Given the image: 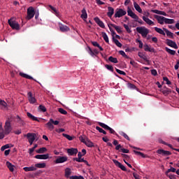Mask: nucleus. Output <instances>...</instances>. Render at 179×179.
<instances>
[{
    "instance_id": "nucleus-1",
    "label": "nucleus",
    "mask_w": 179,
    "mask_h": 179,
    "mask_svg": "<svg viewBox=\"0 0 179 179\" xmlns=\"http://www.w3.org/2000/svg\"><path fill=\"white\" fill-rule=\"evenodd\" d=\"M12 132V126L10 125V121L9 119L5 122L4 126V135H9Z\"/></svg>"
},
{
    "instance_id": "nucleus-2",
    "label": "nucleus",
    "mask_w": 179,
    "mask_h": 179,
    "mask_svg": "<svg viewBox=\"0 0 179 179\" xmlns=\"http://www.w3.org/2000/svg\"><path fill=\"white\" fill-rule=\"evenodd\" d=\"M136 31L137 33H139V34H141L143 37H146L148 34H149V29L142 27H138L136 28Z\"/></svg>"
},
{
    "instance_id": "nucleus-3",
    "label": "nucleus",
    "mask_w": 179,
    "mask_h": 179,
    "mask_svg": "<svg viewBox=\"0 0 179 179\" xmlns=\"http://www.w3.org/2000/svg\"><path fill=\"white\" fill-rule=\"evenodd\" d=\"M27 18L28 20H30L34 17V15H36V11L34 10V8L30 6L27 8Z\"/></svg>"
},
{
    "instance_id": "nucleus-4",
    "label": "nucleus",
    "mask_w": 179,
    "mask_h": 179,
    "mask_svg": "<svg viewBox=\"0 0 179 179\" xmlns=\"http://www.w3.org/2000/svg\"><path fill=\"white\" fill-rule=\"evenodd\" d=\"M8 23L13 30H20V25L16 21H12V19L8 20Z\"/></svg>"
},
{
    "instance_id": "nucleus-5",
    "label": "nucleus",
    "mask_w": 179,
    "mask_h": 179,
    "mask_svg": "<svg viewBox=\"0 0 179 179\" xmlns=\"http://www.w3.org/2000/svg\"><path fill=\"white\" fill-rule=\"evenodd\" d=\"M127 15V11L124 10L122 8H117L114 17H122Z\"/></svg>"
},
{
    "instance_id": "nucleus-6",
    "label": "nucleus",
    "mask_w": 179,
    "mask_h": 179,
    "mask_svg": "<svg viewBox=\"0 0 179 179\" xmlns=\"http://www.w3.org/2000/svg\"><path fill=\"white\" fill-rule=\"evenodd\" d=\"M27 138L30 145H33V142L36 141V134L34 133H28L27 134Z\"/></svg>"
},
{
    "instance_id": "nucleus-7",
    "label": "nucleus",
    "mask_w": 179,
    "mask_h": 179,
    "mask_svg": "<svg viewBox=\"0 0 179 179\" xmlns=\"http://www.w3.org/2000/svg\"><path fill=\"white\" fill-rule=\"evenodd\" d=\"M157 153L158 155H161L162 156H170L171 155V152L164 150L163 149H159L157 150Z\"/></svg>"
},
{
    "instance_id": "nucleus-8",
    "label": "nucleus",
    "mask_w": 179,
    "mask_h": 179,
    "mask_svg": "<svg viewBox=\"0 0 179 179\" xmlns=\"http://www.w3.org/2000/svg\"><path fill=\"white\" fill-rule=\"evenodd\" d=\"M166 44L169 47H171L172 48H175V50H177L178 48L177 43L175 41H171L170 39H166Z\"/></svg>"
},
{
    "instance_id": "nucleus-9",
    "label": "nucleus",
    "mask_w": 179,
    "mask_h": 179,
    "mask_svg": "<svg viewBox=\"0 0 179 179\" xmlns=\"http://www.w3.org/2000/svg\"><path fill=\"white\" fill-rule=\"evenodd\" d=\"M154 17H155V19L157 20V22H158V23H159V24H164L165 20H166V17H165L157 15H155Z\"/></svg>"
},
{
    "instance_id": "nucleus-10",
    "label": "nucleus",
    "mask_w": 179,
    "mask_h": 179,
    "mask_svg": "<svg viewBox=\"0 0 179 179\" xmlns=\"http://www.w3.org/2000/svg\"><path fill=\"white\" fill-rule=\"evenodd\" d=\"M94 22L99 26V27H101V29H106V25H104V22L99 18V17H96L94 18Z\"/></svg>"
},
{
    "instance_id": "nucleus-11",
    "label": "nucleus",
    "mask_w": 179,
    "mask_h": 179,
    "mask_svg": "<svg viewBox=\"0 0 179 179\" xmlns=\"http://www.w3.org/2000/svg\"><path fill=\"white\" fill-rule=\"evenodd\" d=\"M138 55L140 58H141L142 59L145 61V62H147L148 65H150V61L149 59H148V57H146V55H145L142 52H138Z\"/></svg>"
},
{
    "instance_id": "nucleus-12",
    "label": "nucleus",
    "mask_w": 179,
    "mask_h": 179,
    "mask_svg": "<svg viewBox=\"0 0 179 179\" xmlns=\"http://www.w3.org/2000/svg\"><path fill=\"white\" fill-rule=\"evenodd\" d=\"M127 15L128 16H130V17H132V19H134L135 20H138V17L131 10V8H128L127 10Z\"/></svg>"
},
{
    "instance_id": "nucleus-13",
    "label": "nucleus",
    "mask_w": 179,
    "mask_h": 179,
    "mask_svg": "<svg viewBox=\"0 0 179 179\" xmlns=\"http://www.w3.org/2000/svg\"><path fill=\"white\" fill-rule=\"evenodd\" d=\"M35 159H38L40 160H47V159H50V154L37 155L35 156Z\"/></svg>"
},
{
    "instance_id": "nucleus-14",
    "label": "nucleus",
    "mask_w": 179,
    "mask_h": 179,
    "mask_svg": "<svg viewBox=\"0 0 179 179\" xmlns=\"http://www.w3.org/2000/svg\"><path fill=\"white\" fill-rule=\"evenodd\" d=\"M113 163L115 164L117 167H119V169H121L122 171H127V168L122 164H121L120 162L117 161V159H113Z\"/></svg>"
},
{
    "instance_id": "nucleus-15",
    "label": "nucleus",
    "mask_w": 179,
    "mask_h": 179,
    "mask_svg": "<svg viewBox=\"0 0 179 179\" xmlns=\"http://www.w3.org/2000/svg\"><path fill=\"white\" fill-rule=\"evenodd\" d=\"M28 100L31 104H34L36 103V100L34 96H33V93L31 92H28Z\"/></svg>"
},
{
    "instance_id": "nucleus-16",
    "label": "nucleus",
    "mask_w": 179,
    "mask_h": 179,
    "mask_svg": "<svg viewBox=\"0 0 179 179\" xmlns=\"http://www.w3.org/2000/svg\"><path fill=\"white\" fill-rule=\"evenodd\" d=\"M68 161L67 157H58L57 159L55 160L56 164L59 163H65V162Z\"/></svg>"
},
{
    "instance_id": "nucleus-17",
    "label": "nucleus",
    "mask_w": 179,
    "mask_h": 179,
    "mask_svg": "<svg viewBox=\"0 0 179 179\" xmlns=\"http://www.w3.org/2000/svg\"><path fill=\"white\" fill-rule=\"evenodd\" d=\"M59 30L62 33H66V31H69V30H71V29L69 28V27H68L66 25L59 24Z\"/></svg>"
},
{
    "instance_id": "nucleus-18",
    "label": "nucleus",
    "mask_w": 179,
    "mask_h": 179,
    "mask_svg": "<svg viewBox=\"0 0 179 179\" xmlns=\"http://www.w3.org/2000/svg\"><path fill=\"white\" fill-rule=\"evenodd\" d=\"M67 153L69 156H73V155H78V150L76 148H69Z\"/></svg>"
},
{
    "instance_id": "nucleus-19",
    "label": "nucleus",
    "mask_w": 179,
    "mask_h": 179,
    "mask_svg": "<svg viewBox=\"0 0 179 179\" xmlns=\"http://www.w3.org/2000/svg\"><path fill=\"white\" fill-rule=\"evenodd\" d=\"M113 15H114V8L111 6L108 7V13H107V16L108 17H113Z\"/></svg>"
},
{
    "instance_id": "nucleus-20",
    "label": "nucleus",
    "mask_w": 179,
    "mask_h": 179,
    "mask_svg": "<svg viewBox=\"0 0 179 179\" xmlns=\"http://www.w3.org/2000/svg\"><path fill=\"white\" fill-rule=\"evenodd\" d=\"M143 20H144V22H145L147 24H149V26H153L155 24V22L153 21L146 17L145 16H143Z\"/></svg>"
},
{
    "instance_id": "nucleus-21",
    "label": "nucleus",
    "mask_w": 179,
    "mask_h": 179,
    "mask_svg": "<svg viewBox=\"0 0 179 179\" xmlns=\"http://www.w3.org/2000/svg\"><path fill=\"white\" fill-rule=\"evenodd\" d=\"M144 50L148 51V52H156V50L154 48L149 47L148 44L144 45Z\"/></svg>"
},
{
    "instance_id": "nucleus-22",
    "label": "nucleus",
    "mask_w": 179,
    "mask_h": 179,
    "mask_svg": "<svg viewBox=\"0 0 179 179\" xmlns=\"http://www.w3.org/2000/svg\"><path fill=\"white\" fill-rule=\"evenodd\" d=\"M27 115L28 118H29L32 121H37V122H40V120H38V118H37L36 117L33 115L31 113L28 112V113H27Z\"/></svg>"
},
{
    "instance_id": "nucleus-23",
    "label": "nucleus",
    "mask_w": 179,
    "mask_h": 179,
    "mask_svg": "<svg viewBox=\"0 0 179 179\" xmlns=\"http://www.w3.org/2000/svg\"><path fill=\"white\" fill-rule=\"evenodd\" d=\"M163 29H164V31H165V33L166 34V36L169 38H174V34H173L171 31H169V29L166 28H163Z\"/></svg>"
},
{
    "instance_id": "nucleus-24",
    "label": "nucleus",
    "mask_w": 179,
    "mask_h": 179,
    "mask_svg": "<svg viewBox=\"0 0 179 179\" xmlns=\"http://www.w3.org/2000/svg\"><path fill=\"white\" fill-rule=\"evenodd\" d=\"M20 76H22V78H24L25 79H30L32 80H35V82H36V80H34V78H33V77H31L24 73H20Z\"/></svg>"
},
{
    "instance_id": "nucleus-25",
    "label": "nucleus",
    "mask_w": 179,
    "mask_h": 179,
    "mask_svg": "<svg viewBox=\"0 0 179 179\" xmlns=\"http://www.w3.org/2000/svg\"><path fill=\"white\" fill-rule=\"evenodd\" d=\"M81 13H82L80 15L81 19H83V20L87 19V13L86 12V8H83Z\"/></svg>"
},
{
    "instance_id": "nucleus-26",
    "label": "nucleus",
    "mask_w": 179,
    "mask_h": 179,
    "mask_svg": "<svg viewBox=\"0 0 179 179\" xmlns=\"http://www.w3.org/2000/svg\"><path fill=\"white\" fill-rule=\"evenodd\" d=\"M23 170L24 171H36L37 170V168H36V166H31L29 167H24Z\"/></svg>"
},
{
    "instance_id": "nucleus-27",
    "label": "nucleus",
    "mask_w": 179,
    "mask_h": 179,
    "mask_svg": "<svg viewBox=\"0 0 179 179\" xmlns=\"http://www.w3.org/2000/svg\"><path fill=\"white\" fill-rule=\"evenodd\" d=\"M110 26L113 27L119 34H121V33H122V30H121V27H118L114 24H110Z\"/></svg>"
},
{
    "instance_id": "nucleus-28",
    "label": "nucleus",
    "mask_w": 179,
    "mask_h": 179,
    "mask_svg": "<svg viewBox=\"0 0 179 179\" xmlns=\"http://www.w3.org/2000/svg\"><path fill=\"white\" fill-rule=\"evenodd\" d=\"M6 166L8 169V170H10V171L13 172L15 170V166H13V164H12V163L9 162H6Z\"/></svg>"
},
{
    "instance_id": "nucleus-29",
    "label": "nucleus",
    "mask_w": 179,
    "mask_h": 179,
    "mask_svg": "<svg viewBox=\"0 0 179 179\" xmlns=\"http://www.w3.org/2000/svg\"><path fill=\"white\" fill-rule=\"evenodd\" d=\"M85 145H86V146H87V148H94V144L93 143V142H92L90 140H89V138H87V141H85Z\"/></svg>"
},
{
    "instance_id": "nucleus-30",
    "label": "nucleus",
    "mask_w": 179,
    "mask_h": 179,
    "mask_svg": "<svg viewBox=\"0 0 179 179\" xmlns=\"http://www.w3.org/2000/svg\"><path fill=\"white\" fill-rule=\"evenodd\" d=\"M47 164L45 163H38L35 164L36 169H45Z\"/></svg>"
},
{
    "instance_id": "nucleus-31",
    "label": "nucleus",
    "mask_w": 179,
    "mask_h": 179,
    "mask_svg": "<svg viewBox=\"0 0 179 179\" xmlns=\"http://www.w3.org/2000/svg\"><path fill=\"white\" fill-rule=\"evenodd\" d=\"M154 29L155 31H157V33H159V34H162V36H166V32H164V31H163V29H162L161 28L155 27Z\"/></svg>"
},
{
    "instance_id": "nucleus-32",
    "label": "nucleus",
    "mask_w": 179,
    "mask_h": 179,
    "mask_svg": "<svg viewBox=\"0 0 179 179\" xmlns=\"http://www.w3.org/2000/svg\"><path fill=\"white\" fill-rule=\"evenodd\" d=\"M91 43L92 45H94V47H97L100 51H104V49L100 46V44H99V43L96 41H92Z\"/></svg>"
},
{
    "instance_id": "nucleus-33",
    "label": "nucleus",
    "mask_w": 179,
    "mask_h": 179,
    "mask_svg": "<svg viewBox=\"0 0 179 179\" xmlns=\"http://www.w3.org/2000/svg\"><path fill=\"white\" fill-rule=\"evenodd\" d=\"M134 6L136 10H137V12H138V13H142V8H141V6H139L136 2L134 3Z\"/></svg>"
},
{
    "instance_id": "nucleus-34",
    "label": "nucleus",
    "mask_w": 179,
    "mask_h": 179,
    "mask_svg": "<svg viewBox=\"0 0 179 179\" xmlns=\"http://www.w3.org/2000/svg\"><path fill=\"white\" fill-rule=\"evenodd\" d=\"M108 61H110V62H113V64H118V59L117 57H113V56H110L108 57Z\"/></svg>"
},
{
    "instance_id": "nucleus-35",
    "label": "nucleus",
    "mask_w": 179,
    "mask_h": 179,
    "mask_svg": "<svg viewBox=\"0 0 179 179\" xmlns=\"http://www.w3.org/2000/svg\"><path fill=\"white\" fill-rule=\"evenodd\" d=\"M113 43H115V45H117V47H119L120 48H121V47H122V44L121 43H120V41H118L117 38H115L114 37H113Z\"/></svg>"
},
{
    "instance_id": "nucleus-36",
    "label": "nucleus",
    "mask_w": 179,
    "mask_h": 179,
    "mask_svg": "<svg viewBox=\"0 0 179 179\" xmlns=\"http://www.w3.org/2000/svg\"><path fill=\"white\" fill-rule=\"evenodd\" d=\"M101 34L103 40L106 41V43L108 44V43H110V41L108 39V36H107V34L106 32H102Z\"/></svg>"
},
{
    "instance_id": "nucleus-37",
    "label": "nucleus",
    "mask_w": 179,
    "mask_h": 179,
    "mask_svg": "<svg viewBox=\"0 0 179 179\" xmlns=\"http://www.w3.org/2000/svg\"><path fill=\"white\" fill-rule=\"evenodd\" d=\"M36 152V153H39V154L45 153V152H47V148L45 147H43L37 150Z\"/></svg>"
},
{
    "instance_id": "nucleus-38",
    "label": "nucleus",
    "mask_w": 179,
    "mask_h": 179,
    "mask_svg": "<svg viewBox=\"0 0 179 179\" xmlns=\"http://www.w3.org/2000/svg\"><path fill=\"white\" fill-rule=\"evenodd\" d=\"M71 174H72V171H71V169L69 168H66L65 169V177H66V178H69V176H71Z\"/></svg>"
},
{
    "instance_id": "nucleus-39",
    "label": "nucleus",
    "mask_w": 179,
    "mask_h": 179,
    "mask_svg": "<svg viewBox=\"0 0 179 179\" xmlns=\"http://www.w3.org/2000/svg\"><path fill=\"white\" fill-rule=\"evenodd\" d=\"M165 51L170 54L171 55H176V50H173L169 48H165Z\"/></svg>"
},
{
    "instance_id": "nucleus-40",
    "label": "nucleus",
    "mask_w": 179,
    "mask_h": 179,
    "mask_svg": "<svg viewBox=\"0 0 179 179\" xmlns=\"http://www.w3.org/2000/svg\"><path fill=\"white\" fill-rule=\"evenodd\" d=\"M174 19H169L165 17V24H173L174 23Z\"/></svg>"
},
{
    "instance_id": "nucleus-41",
    "label": "nucleus",
    "mask_w": 179,
    "mask_h": 179,
    "mask_svg": "<svg viewBox=\"0 0 179 179\" xmlns=\"http://www.w3.org/2000/svg\"><path fill=\"white\" fill-rule=\"evenodd\" d=\"M162 93L164 94V96H169V94L171 93V90L169 88H166V90H162Z\"/></svg>"
},
{
    "instance_id": "nucleus-42",
    "label": "nucleus",
    "mask_w": 179,
    "mask_h": 179,
    "mask_svg": "<svg viewBox=\"0 0 179 179\" xmlns=\"http://www.w3.org/2000/svg\"><path fill=\"white\" fill-rule=\"evenodd\" d=\"M73 160L78 162V163H87V161L85 160L83 158H74Z\"/></svg>"
},
{
    "instance_id": "nucleus-43",
    "label": "nucleus",
    "mask_w": 179,
    "mask_h": 179,
    "mask_svg": "<svg viewBox=\"0 0 179 179\" xmlns=\"http://www.w3.org/2000/svg\"><path fill=\"white\" fill-rule=\"evenodd\" d=\"M98 124L99 125V127H101V128H103V129H106V131H107L108 128L109 127L108 125H107L103 122H99Z\"/></svg>"
},
{
    "instance_id": "nucleus-44",
    "label": "nucleus",
    "mask_w": 179,
    "mask_h": 179,
    "mask_svg": "<svg viewBox=\"0 0 179 179\" xmlns=\"http://www.w3.org/2000/svg\"><path fill=\"white\" fill-rule=\"evenodd\" d=\"M119 54L122 55V57H124V58H126L127 59H129V57L125 54V52L124 50H120Z\"/></svg>"
},
{
    "instance_id": "nucleus-45",
    "label": "nucleus",
    "mask_w": 179,
    "mask_h": 179,
    "mask_svg": "<svg viewBox=\"0 0 179 179\" xmlns=\"http://www.w3.org/2000/svg\"><path fill=\"white\" fill-rule=\"evenodd\" d=\"M79 139H80V142H82L83 143H85V142L87 140V137L85 135L84 136H80L79 137Z\"/></svg>"
},
{
    "instance_id": "nucleus-46",
    "label": "nucleus",
    "mask_w": 179,
    "mask_h": 179,
    "mask_svg": "<svg viewBox=\"0 0 179 179\" xmlns=\"http://www.w3.org/2000/svg\"><path fill=\"white\" fill-rule=\"evenodd\" d=\"M134 152L136 155H139V156H141V157H143V159L146 158V155L143 154V152H141L139 151L134 150Z\"/></svg>"
},
{
    "instance_id": "nucleus-47",
    "label": "nucleus",
    "mask_w": 179,
    "mask_h": 179,
    "mask_svg": "<svg viewBox=\"0 0 179 179\" xmlns=\"http://www.w3.org/2000/svg\"><path fill=\"white\" fill-rule=\"evenodd\" d=\"M176 169L175 168H173V166H171L170 169H169L166 172V174L168 175L169 173H176Z\"/></svg>"
},
{
    "instance_id": "nucleus-48",
    "label": "nucleus",
    "mask_w": 179,
    "mask_h": 179,
    "mask_svg": "<svg viewBox=\"0 0 179 179\" xmlns=\"http://www.w3.org/2000/svg\"><path fill=\"white\" fill-rule=\"evenodd\" d=\"M58 111H59V113H60V114H63L64 115H66L68 114V112H66V110H65L62 108H59L58 109Z\"/></svg>"
},
{
    "instance_id": "nucleus-49",
    "label": "nucleus",
    "mask_w": 179,
    "mask_h": 179,
    "mask_svg": "<svg viewBox=\"0 0 179 179\" xmlns=\"http://www.w3.org/2000/svg\"><path fill=\"white\" fill-rule=\"evenodd\" d=\"M17 122H18V124H20V125L24 124V122L22 120V118H20L19 115H17Z\"/></svg>"
},
{
    "instance_id": "nucleus-50",
    "label": "nucleus",
    "mask_w": 179,
    "mask_h": 179,
    "mask_svg": "<svg viewBox=\"0 0 179 179\" xmlns=\"http://www.w3.org/2000/svg\"><path fill=\"white\" fill-rule=\"evenodd\" d=\"M105 68H106L108 71H110V72H114V67L111 65L106 64Z\"/></svg>"
},
{
    "instance_id": "nucleus-51",
    "label": "nucleus",
    "mask_w": 179,
    "mask_h": 179,
    "mask_svg": "<svg viewBox=\"0 0 179 179\" xmlns=\"http://www.w3.org/2000/svg\"><path fill=\"white\" fill-rule=\"evenodd\" d=\"M120 135H121V136H123L125 139H127V141H130L129 136H128L127 134H125L124 131H121L120 133Z\"/></svg>"
},
{
    "instance_id": "nucleus-52",
    "label": "nucleus",
    "mask_w": 179,
    "mask_h": 179,
    "mask_svg": "<svg viewBox=\"0 0 179 179\" xmlns=\"http://www.w3.org/2000/svg\"><path fill=\"white\" fill-rule=\"evenodd\" d=\"M106 131H109L110 134H112L113 135H117V136H118V134H117V133L115 132V131L114 129H113V128H111V127H110L107 129Z\"/></svg>"
},
{
    "instance_id": "nucleus-53",
    "label": "nucleus",
    "mask_w": 179,
    "mask_h": 179,
    "mask_svg": "<svg viewBox=\"0 0 179 179\" xmlns=\"http://www.w3.org/2000/svg\"><path fill=\"white\" fill-rule=\"evenodd\" d=\"M64 138H66V139H68L69 141H73V137L66 134H62Z\"/></svg>"
},
{
    "instance_id": "nucleus-54",
    "label": "nucleus",
    "mask_w": 179,
    "mask_h": 179,
    "mask_svg": "<svg viewBox=\"0 0 179 179\" xmlns=\"http://www.w3.org/2000/svg\"><path fill=\"white\" fill-rule=\"evenodd\" d=\"M38 108L40 111H42V113H45V111H47V108H45V106L43 105H40Z\"/></svg>"
},
{
    "instance_id": "nucleus-55",
    "label": "nucleus",
    "mask_w": 179,
    "mask_h": 179,
    "mask_svg": "<svg viewBox=\"0 0 179 179\" xmlns=\"http://www.w3.org/2000/svg\"><path fill=\"white\" fill-rule=\"evenodd\" d=\"M115 70H116V72L117 73H119L120 75H123L124 76H125L127 75V73H125L124 71H121V70H120V69H118L117 68L115 69Z\"/></svg>"
},
{
    "instance_id": "nucleus-56",
    "label": "nucleus",
    "mask_w": 179,
    "mask_h": 179,
    "mask_svg": "<svg viewBox=\"0 0 179 179\" xmlns=\"http://www.w3.org/2000/svg\"><path fill=\"white\" fill-rule=\"evenodd\" d=\"M108 27H109L110 31L112 33L113 37H114V36H115L116 34H115V31L113 29V28H111L112 27H111L110 24H108Z\"/></svg>"
},
{
    "instance_id": "nucleus-57",
    "label": "nucleus",
    "mask_w": 179,
    "mask_h": 179,
    "mask_svg": "<svg viewBox=\"0 0 179 179\" xmlns=\"http://www.w3.org/2000/svg\"><path fill=\"white\" fill-rule=\"evenodd\" d=\"M46 125L48 127L49 129H54V125L52 124V122H51L50 120L46 124Z\"/></svg>"
},
{
    "instance_id": "nucleus-58",
    "label": "nucleus",
    "mask_w": 179,
    "mask_h": 179,
    "mask_svg": "<svg viewBox=\"0 0 179 179\" xmlns=\"http://www.w3.org/2000/svg\"><path fill=\"white\" fill-rule=\"evenodd\" d=\"M0 105L6 108V107L8 106V103H6L5 101L0 99Z\"/></svg>"
},
{
    "instance_id": "nucleus-59",
    "label": "nucleus",
    "mask_w": 179,
    "mask_h": 179,
    "mask_svg": "<svg viewBox=\"0 0 179 179\" xmlns=\"http://www.w3.org/2000/svg\"><path fill=\"white\" fill-rule=\"evenodd\" d=\"M70 179H85V178H83V176H73L70 177Z\"/></svg>"
},
{
    "instance_id": "nucleus-60",
    "label": "nucleus",
    "mask_w": 179,
    "mask_h": 179,
    "mask_svg": "<svg viewBox=\"0 0 179 179\" xmlns=\"http://www.w3.org/2000/svg\"><path fill=\"white\" fill-rule=\"evenodd\" d=\"M124 29H126V31H127V33H131V29L129 28V27L128 25H127L126 24H123Z\"/></svg>"
},
{
    "instance_id": "nucleus-61",
    "label": "nucleus",
    "mask_w": 179,
    "mask_h": 179,
    "mask_svg": "<svg viewBox=\"0 0 179 179\" xmlns=\"http://www.w3.org/2000/svg\"><path fill=\"white\" fill-rule=\"evenodd\" d=\"M6 149H9V144H6L1 148V152H3Z\"/></svg>"
},
{
    "instance_id": "nucleus-62",
    "label": "nucleus",
    "mask_w": 179,
    "mask_h": 179,
    "mask_svg": "<svg viewBox=\"0 0 179 179\" xmlns=\"http://www.w3.org/2000/svg\"><path fill=\"white\" fill-rule=\"evenodd\" d=\"M163 80H164L165 82H166V85H171V81L169 80V78L167 77H164L163 78Z\"/></svg>"
},
{
    "instance_id": "nucleus-63",
    "label": "nucleus",
    "mask_w": 179,
    "mask_h": 179,
    "mask_svg": "<svg viewBox=\"0 0 179 179\" xmlns=\"http://www.w3.org/2000/svg\"><path fill=\"white\" fill-rule=\"evenodd\" d=\"M50 122H52V124H54V125H58V124H59V121L58 120L54 121V120L52 119H50Z\"/></svg>"
},
{
    "instance_id": "nucleus-64",
    "label": "nucleus",
    "mask_w": 179,
    "mask_h": 179,
    "mask_svg": "<svg viewBox=\"0 0 179 179\" xmlns=\"http://www.w3.org/2000/svg\"><path fill=\"white\" fill-rule=\"evenodd\" d=\"M122 157L124 159V160H129V155L126 154H122Z\"/></svg>"
}]
</instances>
